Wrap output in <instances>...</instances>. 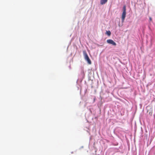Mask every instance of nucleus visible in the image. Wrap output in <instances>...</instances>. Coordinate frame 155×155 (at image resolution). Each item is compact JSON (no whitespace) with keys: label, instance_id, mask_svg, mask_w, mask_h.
<instances>
[{"label":"nucleus","instance_id":"obj_1","mask_svg":"<svg viewBox=\"0 0 155 155\" xmlns=\"http://www.w3.org/2000/svg\"><path fill=\"white\" fill-rule=\"evenodd\" d=\"M83 53L85 59L87 61L88 63L89 64H91V61L89 57L88 56L87 54V53L86 51H83Z\"/></svg>","mask_w":155,"mask_h":155},{"label":"nucleus","instance_id":"obj_2","mask_svg":"<svg viewBox=\"0 0 155 155\" xmlns=\"http://www.w3.org/2000/svg\"><path fill=\"white\" fill-rule=\"evenodd\" d=\"M126 6L124 5L123 7V12L121 16V19L123 22L124 21L126 16Z\"/></svg>","mask_w":155,"mask_h":155},{"label":"nucleus","instance_id":"obj_3","mask_svg":"<svg viewBox=\"0 0 155 155\" xmlns=\"http://www.w3.org/2000/svg\"><path fill=\"white\" fill-rule=\"evenodd\" d=\"M107 42L109 44L112 45H116V43L112 39H110L107 40Z\"/></svg>","mask_w":155,"mask_h":155},{"label":"nucleus","instance_id":"obj_4","mask_svg":"<svg viewBox=\"0 0 155 155\" xmlns=\"http://www.w3.org/2000/svg\"><path fill=\"white\" fill-rule=\"evenodd\" d=\"M108 0H101L100 3L103 5L105 4L107 1Z\"/></svg>","mask_w":155,"mask_h":155},{"label":"nucleus","instance_id":"obj_5","mask_svg":"<svg viewBox=\"0 0 155 155\" xmlns=\"http://www.w3.org/2000/svg\"><path fill=\"white\" fill-rule=\"evenodd\" d=\"M106 34L108 36H110L111 35V32L110 31H107L106 32Z\"/></svg>","mask_w":155,"mask_h":155},{"label":"nucleus","instance_id":"obj_6","mask_svg":"<svg viewBox=\"0 0 155 155\" xmlns=\"http://www.w3.org/2000/svg\"><path fill=\"white\" fill-rule=\"evenodd\" d=\"M81 73H82V74H83V75L84 76V71L83 70H82Z\"/></svg>","mask_w":155,"mask_h":155},{"label":"nucleus","instance_id":"obj_7","mask_svg":"<svg viewBox=\"0 0 155 155\" xmlns=\"http://www.w3.org/2000/svg\"><path fill=\"white\" fill-rule=\"evenodd\" d=\"M149 114H150V115H151L152 114V111L151 112H150L149 113Z\"/></svg>","mask_w":155,"mask_h":155},{"label":"nucleus","instance_id":"obj_8","mask_svg":"<svg viewBox=\"0 0 155 155\" xmlns=\"http://www.w3.org/2000/svg\"><path fill=\"white\" fill-rule=\"evenodd\" d=\"M150 20H152V19H151V18H150Z\"/></svg>","mask_w":155,"mask_h":155}]
</instances>
